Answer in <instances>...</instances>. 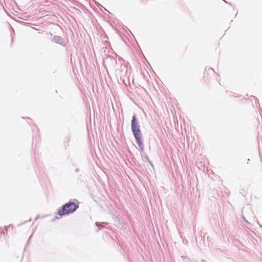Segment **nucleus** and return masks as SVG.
Returning <instances> with one entry per match:
<instances>
[{"label": "nucleus", "mask_w": 262, "mask_h": 262, "mask_svg": "<svg viewBox=\"0 0 262 262\" xmlns=\"http://www.w3.org/2000/svg\"><path fill=\"white\" fill-rule=\"evenodd\" d=\"M132 130L134 136L137 140V143L138 146L141 149H143V143L142 138V135L141 133L140 126L138 125V123L135 116H133L132 121Z\"/></svg>", "instance_id": "f257e3e1"}, {"label": "nucleus", "mask_w": 262, "mask_h": 262, "mask_svg": "<svg viewBox=\"0 0 262 262\" xmlns=\"http://www.w3.org/2000/svg\"><path fill=\"white\" fill-rule=\"evenodd\" d=\"M9 229H11V230H13V226L12 225H9L7 226H5L4 227H0V236L5 235L6 233H7V232Z\"/></svg>", "instance_id": "7ed1b4c3"}, {"label": "nucleus", "mask_w": 262, "mask_h": 262, "mask_svg": "<svg viewBox=\"0 0 262 262\" xmlns=\"http://www.w3.org/2000/svg\"><path fill=\"white\" fill-rule=\"evenodd\" d=\"M78 204L75 202H69L59 209L58 214L60 215H65L74 212L78 208Z\"/></svg>", "instance_id": "f03ea898"}]
</instances>
